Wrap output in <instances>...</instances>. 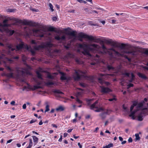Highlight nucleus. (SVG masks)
<instances>
[{
    "label": "nucleus",
    "mask_w": 148,
    "mask_h": 148,
    "mask_svg": "<svg viewBox=\"0 0 148 148\" xmlns=\"http://www.w3.org/2000/svg\"><path fill=\"white\" fill-rule=\"evenodd\" d=\"M78 47L83 49L82 53L84 54L90 56H91L90 51L93 53H98L99 55H103L108 52L112 56H113L114 55L119 56L122 55L123 54L126 53L131 57H133L136 56L138 54L136 50L134 49H130L129 51H125L123 49V53H120L112 48L107 49L103 44L101 45L103 51L99 50L101 47L99 45L95 44H88L84 42L82 44H79Z\"/></svg>",
    "instance_id": "1"
},
{
    "label": "nucleus",
    "mask_w": 148,
    "mask_h": 148,
    "mask_svg": "<svg viewBox=\"0 0 148 148\" xmlns=\"http://www.w3.org/2000/svg\"><path fill=\"white\" fill-rule=\"evenodd\" d=\"M86 73V71L83 72L81 70H75V73L74 76V79L75 81H79L82 79H84L89 80L93 79V77L92 76H87L85 75Z\"/></svg>",
    "instance_id": "2"
},
{
    "label": "nucleus",
    "mask_w": 148,
    "mask_h": 148,
    "mask_svg": "<svg viewBox=\"0 0 148 148\" xmlns=\"http://www.w3.org/2000/svg\"><path fill=\"white\" fill-rule=\"evenodd\" d=\"M31 43L35 44L34 46V49L36 50H39L41 49L45 48H50L53 46V45L50 42H47L42 45H37L36 43L35 40H32L31 42Z\"/></svg>",
    "instance_id": "3"
},
{
    "label": "nucleus",
    "mask_w": 148,
    "mask_h": 148,
    "mask_svg": "<svg viewBox=\"0 0 148 148\" xmlns=\"http://www.w3.org/2000/svg\"><path fill=\"white\" fill-rule=\"evenodd\" d=\"M31 67L30 66L28 65H26V68L23 70H20L17 69L16 70V73H17V77L20 78L21 76H25V74H29V70L30 69Z\"/></svg>",
    "instance_id": "4"
},
{
    "label": "nucleus",
    "mask_w": 148,
    "mask_h": 148,
    "mask_svg": "<svg viewBox=\"0 0 148 148\" xmlns=\"http://www.w3.org/2000/svg\"><path fill=\"white\" fill-rule=\"evenodd\" d=\"M34 34L37 36H40L42 37L44 36V35L45 32L44 29H36L33 30Z\"/></svg>",
    "instance_id": "5"
},
{
    "label": "nucleus",
    "mask_w": 148,
    "mask_h": 148,
    "mask_svg": "<svg viewBox=\"0 0 148 148\" xmlns=\"http://www.w3.org/2000/svg\"><path fill=\"white\" fill-rule=\"evenodd\" d=\"M107 75H111V74H106L100 73L99 74V77L98 78V81L101 84H103L104 83H105L107 85H109L110 84L108 82H105L103 80L104 79L103 77L106 76Z\"/></svg>",
    "instance_id": "6"
},
{
    "label": "nucleus",
    "mask_w": 148,
    "mask_h": 148,
    "mask_svg": "<svg viewBox=\"0 0 148 148\" xmlns=\"http://www.w3.org/2000/svg\"><path fill=\"white\" fill-rule=\"evenodd\" d=\"M23 46L24 44L23 43L20 44L16 46V49L12 48V46L11 45L8 44L7 45V46L9 50L13 51L15 50H16V51L21 49L23 48Z\"/></svg>",
    "instance_id": "7"
},
{
    "label": "nucleus",
    "mask_w": 148,
    "mask_h": 148,
    "mask_svg": "<svg viewBox=\"0 0 148 148\" xmlns=\"http://www.w3.org/2000/svg\"><path fill=\"white\" fill-rule=\"evenodd\" d=\"M88 39L90 41H93L97 43H103V41L101 40L100 38H97L95 36L94 37L91 35L87 36Z\"/></svg>",
    "instance_id": "8"
},
{
    "label": "nucleus",
    "mask_w": 148,
    "mask_h": 148,
    "mask_svg": "<svg viewBox=\"0 0 148 148\" xmlns=\"http://www.w3.org/2000/svg\"><path fill=\"white\" fill-rule=\"evenodd\" d=\"M25 25H30L33 26H37L38 25V23L32 21H28L27 20H24L23 21H22L21 23Z\"/></svg>",
    "instance_id": "9"
},
{
    "label": "nucleus",
    "mask_w": 148,
    "mask_h": 148,
    "mask_svg": "<svg viewBox=\"0 0 148 148\" xmlns=\"http://www.w3.org/2000/svg\"><path fill=\"white\" fill-rule=\"evenodd\" d=\"M87 36H89V35H88L83 32H80L78 34L77 37L78 38L79 40L80 41H82V38L88 39Z\"/></svg>",
    "instance_id": "10"
},
{
    "label": "nucleus",
    "mask_w": 148,
    "mask_h": 148,
    "mask_svg": "<svg viewBox=\"0 0 148 148\" xmlns=\"http://www.w3.org/2000/svg\"><path fill=\"white\" fill-rule=\"evenodd\" d=\"M6 69L11 72V73L7 74L4 73L3 75L8 77H13V73L12 72L14 71V70L12 69L9 66H6Z\"/></svg>",
    "instance_id": "11"
},
{
    "label": "nucleus",
    "mask_w": 148,
    "mask_h": 148,
    "mask_svg": "<svg viewBox=\"0 0 148 148\" xmlns=\"http://www.w3.org/2000/svg\"><path fill=\"white\" fill-rule=\"evenodd\" d=\"M36 82L37 85L31 86L29 87V88L32 90H34L42 88V87L40 86L41 84V82L37 81H36Z\"/></svg>",
    "instance_id": "12"
},
{
    "label": "nucleus",
    "mask_w": 148,
    "mask_h": 148,
    "mask_svg": "<svg viewBox=\"0 0 148 148\" xmlns=\"http://www.w3.org/2000/svg\"><path fill=\"white\" fill-rule=\"evenodd\" d=\"M66 37L65 35H63L61 37H60L58 35H57L55 37V39L60 42H62V41H64L66 39Z\"/></svg>",
    "instance_id": "13"
},
{
    "label": "nucleus",
    "mask_w": 148,
    "mask_h": 148,
    "mask_svg": "<svg viewBox=\"0 0 148 148\" xmlns=\"http://www.w3.org/2000/svg\"><path fill=\"white\" fill-rule=\"evenodd\" d=\"M101 88V91L104 93H106L110 92L111 91L110 89L107 87H105L103 86H100Z\"/></svg>",
    "instance_id": "14"
},
{
    "label": "nucleus",
    "mask_w": 148,
    "mask_h": 148,
    "mask_svg": "<svg viewBox=\"0 0 148 148\" xmlns=\"http://www.w3.org/2000/svg\"><path fill=\"white\" fill-rule=\"evenodd\" d=\"M77 33V32L75 31H73L72 32L69 31L66 34L68 36H72L74 37H76Z\"/></svg>",
    "instance_id": "15"
},
{
    "label": "nucleus",
    "mask_w": 148,
    "mask_h": 148,
    "mask_svg": "<svg viewBox=\"0 0 148 148\" xmlns=\"http://www.w3.org/2000/svg\"><path fill=\"white\" fill-rule=\"evenodd\" d=\"M42 69L41 68H39L38 70L36 71V74L38 77L40 79H42V78L41 76V75L40 73V72H42Z\"/></svg>",
    "instance_id": "16"
},
{
    "label": "nucleus",
    "mask_w": 148,
    "mask_h": 148,
    "mask_svg": "<svg viewBox=\"0 0 148 148\" xmlns=\"http://www.w3.org/2000/svg\"><path fill=\"white\" fill-rule=\"evenodd\" d=\"M98 103V100H97L93 103L90 106V109L91 110H93L94 108H98V107L96 106V105Z\"/></svg>",
    "instance_id": "17"
},
{
    "label": "nucleus",
    "mask_w": 148,
    "mask_h": 148,
    "mask_svg": "<svg viewBox=\"0 0 148 148\" xmlns=\"http://www.w3.org/2000/svg\"><path fill=\"white\" fill-rule=\"evenodd\" d=\"M110 45L113 47H119V44L118 42L116 41H113L112 40L111 41Z\"/></svg>",
    "instance_id": "18"
},
{
    "label": "nucleus",
    "mask_w": 148,
    "mask_h": 148,
    "mask_svg": "<svg viewBox=\"0 0 148 148\" xmlns=\"http://www.w3.org/2000/svg\"><path fill=\"white\" fill-rule=\"evenodd\" d=\"M137 75L143 79H147V77L144 74L140 73H138Z\"/></svg>",
    "instance_id": "19"
},
{
    "label": "nucleus",
    "mask_w": 148,
    "mask_h": 148,
    "mask_svg": "<svg viewBox=\"0 0 148 148\" xmlns=\"http://www.w3.org/2000/svg\"><path fill=\"white\" fill-rule=\"evenodd\" d=\"M6 32L7 34L10 36L12 35L14 33V30H10L9 29H7Z\"/></svg>",
    "instance_id": "20"
},
{
    "label": "nucleus",
    "mask_w": 148,
    "mask_h": 148,
    "mask_svg": "<svg viewBox=\"0 0 148 148\" xmlns=\"http://www.w3.org/2000/svg\"><path fill=\"white\" fill-rule=\"evenodd\" d=\"M62 76L61 77L60 79L62 80H65L67 79V77L65 76L64 73L61 72L60 73Z\"/></svg>",
    "instance_id": "21"
},
{
    "label": "nucleus",
    "mask_w": 148,
    "mask_h": 148,
    "mask_svg": "<svg viewBox=\"0 0 148 148\" xmlns=\"http://www.w3.org/2000/svg\"><path fill=\"white\" fill-rule=\"evenodd\" d=\"M8 20L7 19H5L3 21V26L4 27H8L10 26V25L7 23V22L8 21Z\"/></svg>",
    "instance_id": "22"
},
{
    "label": "nucleus",
    "mask_w": 148,
    "mask_h": 148,
    "mask_svg": "<svg viewBox=\"0 0 148 148\" xmlns=\"http://www.w3.org/2000/svg\"><path fill=\"white\" fill-rule=\"evenodd\" d=\"M32 137L34 145H36L38 143V138L37 137L35 136H33Z\"/></svg>",
    "instance_id": "23"
},
{
    "label": "nucleus",
    "mask_w": 148,
    "mask_h": 148,
    "mask_svg": "<svg viewBox=\"0 0 148 148\" xmlns=\"http://www.w3.org/2000/svg\"><path fill=\"white\" fill-rule=\"evenodd\" d=\"M138 111V110H134L133 111H131V114L129 115L130 117H132V118L133 119H135V118L134 117V115L136 112Z\"/></svg>",
    "instance_id": "24"
},
{
    "label": "nucleus",
    "mask_w": 148,
    "mask_h": 148,
    "mask_svg": "<svg viewBox=\"0 0 148 148\" xmlns=\"http://www.w3.org/2000/svg\"><path fill=\"white\" fill-rule=\"evenodd\" d=\"M64 108L62 106H60L56 108V110L57 111H63L64 110Z\"/></svg>",
    "instance_id": "25"
},
{
    "label": "nucleus",
    "mask_w": 148,
    "mask_h": 148,
    "mask_svg": "<svg viewBox=\"0 0 148 148\" xmlns=\"http://www.w3.org/2000/svg\"><path fill=\"white\" fill-rule=\"evenodd\" d=\"M48 30L50 31L54 32H58L56 30V28L52 27H49L48 28Z\"/></svg>",
    "instance_id": "26"
},
{
    "label": "nucleus",
    "mask_w": 148,
    "mask_h": 148,
    "mask_svg": "<svg viewBox=\"0 0 148 148\" xmlns=\"http://www.w3.org/2000/svg\"><path fill=\"white\" fill-rule=\"evenodd\" d=\"M107 68L108 71H110L111 70H115V68L114 67L109 65H108L107 66Z\"/></svg>",
    "instance_id": "27"
},
{
    "label": "nucleus",
    "mask_w": 148,
    "mask_h": 148,
    "mask_svg": "<svg viewBox=\"0 0 148 148\" xmlns=\"http://www.w3.org/2000/svg\"><path fill=\"white\" fill-rule=\"evenodd\" d=\"M112 40L111 39H109L108 40L104 39V41L105 43L107 44H110L111 43V41Z\"/></svg>",
    "instance_id": "28"
},
{
    "label": "nucleus",
    "mask_w": 148,
    "mask_h": 148,
    "mask_svg": "<svg viewBox=\"0 0 148 148\" xmlns=\"http://www.w3.org/2000/svg\"><path fill=\"white\" fill-rule=\"evenodd\" d=\"M12 21H14L16 23H21L22 20H19L18 18H13Z\"/></svg>",
    "instance_id": "29"
},
{
    "label": "nucleus",
    "mask_w": 148,
    "mask_h": 148,
    "mask_svg": "<svg viewBox=\"0 0 148 148\" xmlns=\"http://www.w3.org/2000/svg\"><path fill=\"white\" fill-rule=\"evenodd\" d=\"M45 84L47 86L49 85H53L54 84L53 82L50 81H48L46 82L45 83Z\"/></svg>",
    "instance_id": "30"
},
{
    "label": "nucleus",
    "mask_w": 148,
    "mask_h": 148,
    "mask_svg": "<svg viewBox=\"0 0 148 148\" xmlns=\"http://www.w3.org/2000/svg\"><path fill=\"white\" fill-rule=\"evenodd\" d=\"M138 120L139 121H142L143 119V116L142 114H140L138 116Z\"/></svg>",
    "instance_id": "31"
},
{
    "label": "nucleus",
    "mask_w": 148,
    "mask_h": 148,
    "mask_svg": "<svg viewBox=\"0 0 148 148\" xmlns=\"http://www.w3.org/2000/svg\"><path fill=\"white\" fill-rule=\"evenodd\" d=\"M99 116L101 117L102 119H105L106 117V116L105 115V113H102L100 114Z\"/></svg>",
    "instance_id": "32"
},
{
    "label": "nucleus",
    "mask_w": 148,
    "mask_h": 148,
    "mask_svg": "<svg viewBox=\"0 0 148 148\" xmlns=\"http://www.w3.org/2000/svg\"><path fill=\"white\" fill-rule=\"evenodd\" d=\"M142 51L146 55H148V49H147L144 48L143 49Z\"/></svg>",
    "instance_id": "33"
},
{
    "label": "nucleus",
    "mask_w": 148,
    "mask_h": 148,
    "mask_svg": "<svg viewBox=\"0 0 148 148\" xmlns=\"http://www.w3.org/2000/svg\"><path fill=\"white\" fill-rule=\"evenodd\" d=\"M75 61L78 64H81L83 63V62L82 61L78 59H75Z\"/></svg>",
    "instance_id": "34"
},
{
    "label": "nucleus",
    "mask_w": 148,
    "mask_h": 148,
    "mask_svg": "<svg viewBox=\"0 0 148 148\" xmlns=\"http://www.w3.org/2000/svg\"><path fill=\"white\" fill-rule=\"evenodd\" d=\"M144 102L143 101V102H141L139 103L137 105V107L138 108H140L143 106V103H144Z\"/></svg>",
    "instance_id": "35"
},
{
    "label": "nucleus",
    "mask_w": 148,
    "mask_h": 148,
    "mask_svg": "<svg viewBox=\"0 0 148 148\" xmlns=\"http://www.w3.org/2000/svg\"><path fill=\"white\" fill-rule=\"evenodd\" d=\"M135 136L136 137L135 139L136 140H139L140 139V137L139 136V135L138 134H136L135 135Z\"/></svg>",
    "instance_id": "36"
},
{
    "label": "nucleus",
    "mask_w": 148,
    "mask_h": 148,
    "mask_svg": "<svg viewBox=\"0 0 148 148\" xmlns=\"http://www.w3.org/2000/svg\"><path fill=\"white\" fill-rule=\"evenodd\" d=\"M49 105L47 104L46 105L45 107L46 110L45 112H48L49 110Z\"/></svg>",
    "instance_id": "37"
},
{
    "label": "nucleus",
    "mask_w": 148,
    "mask_h": 148,
    "mask_svg": "<svg viewBox=\"0 0 148 148\" xmlns=\"http://www.w3.org/2000/svg\"><path fill=\"white\" fill-rule=\"evenodd\" d=\"M54 92L57 93L58 94H63V93L61 92L60 90H56L54 91Z\"/></svg>",
    "instance_id": "38"
},
{
    "label": "nucleus",
    "mask_w": 148,
    "mask_h": 148,
    "mask_svg": "<svg viewBox=\"0 0 148 148\" xmlns=\"http://www.w3.org/2000/svg\"><path fill=\"white\" fill-rule=\"evenodd\" d=\"M113 145L112 143H110L108 144L107 145H106L105 146L106 148H110L111 147H113Z\"/></svg>",
    "instance_id": "39"
},
{
    "label": "nucleus",
    "mask_w": 148,
    "mask_h": 148,
    "mask_svg": "<svg viewBox=\"0 0 148 148\" xmlns=\"http://www.w3.org/2000/svg\"><path fill=\"white\" fill-rule=\"evenodd\" d=\"M79 85L81 86L84 88L85 87L87 86V84L84 83H80Z\"/></svg>",
    "instance_id": "40"
},
{
    "label": "nucleus",
    "mask_w": 148,
    "mask_h": 148,
    "mask_svg": "<svg viewBox=\"0 0 148 148\" xmlns=\"http://www.w3.org/2000/svg\"><path fill=\"white\" fill-rule=\"evenodd\" d=\"M49 6L50 8L51 11L52 12H53L54 11V10L53 9V7L52 4L51 3H49Z\"/></svg>",
    "instance_id": "41"
},
{
    "label": "nucleus",
    "mask_w": 148,
    "mask_h": 148,
    "mask_svg": "<svg viewBox=\"0 0 148 148\" xmlns=\"http://www.w3.org/2000/svg\"><path fill=\"white\" fill-rule=\"evenodd\" d=\"M136 106V104L135 103H134L130 107V111L131 112L133 110L134 106Z\"/></svg>",
    "instance_id": "42"
},
{
    "label": "nucleus",
    "mask_w": 148,
    "mask_h": 148,
    "mask_svg": "<svg viewBox=\"0 0 148 148\" xmlns=\"http://www.w3.org/2000/svg\"><path fill=\"white\" fill-rule=\"evenodd\" d=\"M130 73L128 72L125 73H122V75L126 76L127 77H130Z\"/></svg>",
    "instance_id": "43"
},
{
    "label": "nucleus",
    "mask_w": 148,
    "mask_h": 148,
    "mask_svg": "<svg viewBox=\"0 0 148 148\" xmlns=\"http://www.w3.org/2000/svg\"><path fill=\"white\" fill-rule=\"evenodd\" d=\"M47 77L48 78L50 79H53V77L49 74L47 75Z\"/></svg>",
    "instance_id": "44"
},
{
    "label": "nucleus",
    "mask_w": 148,
    "mask_h": 148,
    "mask_svg": "<svg viewBox=\"0 0 148 148\" xmlns=\"http://www.w3.org/2000/svg\"><path fill=\"white\" fill-rule=\"evenodd\" d=\"M121 68V65H118L117 67H116V70H117V71H119Z\"/></svg>",
    "instance_id": "45"
},
{
    "label": "nucleus",
    "mask_w": 148,
    "mask_h": 148,
    "mask_svg": "<svg viewBox=\"0 0 148 148\" xmlns=\"http://www.w3.org/2000/svg\"><path fill=\"white\" fill-rule=\"evenodd\" d=\"M124 57L125 59H127L128 61L130 62L131 61V59L128 58L127 56L125 55Z\"/></svg>",
    "instance_id": "46"
},
{
    "label": "nucleus",
    "mask_w": 148,
    "mask_h": 148,
    "mask_svg": "<svg viewBox=\"0 0 148 148\" xmlns=\"http://www.w3.org/2000/svg\"><path fill=\"white\" fill-rule=\"evenodd\" d=\"M133 86L134 85L133 84L130 83L127 85L128 87L127 88L128 89L131 87H133Z\"/></svg>",
    "instance_id": "47"
},
{
    "label": "nucleus",
    "mask_w": 148,
    "mask_h": 148,
    "mask_svg": "<svg viewBox=\"0 0 148 148\" xmlns=\"http://www.w3.org/2000/svg\"><path fill=\"white\" fill-rule=\"evenodd\" d=\"M120 47L122 49H123L124 48H125V45L124 44L122 43L121 44V45Z\"/></svg>",
    "instance_id": "48"
},
{
    "label": "nucleus",
    "mask_w": 148,
    "mask_h": 148,
    "mask_svg": "<svg viewBox=\"0 0 148 148\" xmlns=\"http://www.w3.org/2000/svg\"><path fill=\"white\" fill-rule=\"evenodd\" d=\"M99 22L101 23L103 25H104L105 23V21H101L100 19L98 20Z\"/></svg>",
    "instance_id": "49"
},
{
    "label": "nucleus",
    "mask_w": 148,
    "mask_h": 148,
    "mask_svg": "<svg viewBox=\"0 0 148 148\" xmlns=\"http://www.w3.org/2000/svg\"><path fill=\"white\" fill-rule=\"evenodd\" d=\"M36 120L35 119H32L29 122L30 124H32V123H34L36 122Z\"/></svg>",
    "instance_id": "50"
},
{
    "label": "nucleus",
    "mask_w": 148,
    "mask_h": 148,
    "mask_svg": "<svg viewBox=\"0 0 148 148\" xmlns=\"http://www.w3.org/2000/svg\"><path fill=\"white\" fill-rule=\"evenodd\" d=\"M89 25H91L96 26L97 25L96 24H95L92 23V22L91 21H89L88 23Z\"/></svg>",
    "instance_id": "51"
},
{
    "label": "nucleus",
    "mask_w": 148,
    "mask_h": 148,
    "mask_svg": "<svg viewBox=\"0 0 148 148\" xmlns=\"http://www.w3.org/2000/svg\"><path fill=\"white\" fill-rule=\"evenodd\" d=\"M52 19L53 21H55L57 20V18L56 16H53L52 17Z\"/></svg>",
    "instance_id": "52"
},
{
    "label": "nucleus",
    "mask_w": 148,
    "mask_h": 148,
    "mask_svg": "<svg viewBox=\"0 0 148 148\" xmlns=\"http://www.w3.org/2000/svg\"><path fill=\"white\" fill-rule=\"evenodd\" d=\"M31 52L33 56H34L35 53V51L33 50H31Z\"/></svg>",
    "instance_id": "53"
},
{
    "label": "nucleus",
    "mask_w": 148,
    "mask_h": 148,
    "mask_svg": "<svg viewBox=\"0 0 148 148\" xmlns=\"http://www.w3.org/2000/svg\"><path fill=\"white\" fill-rule=\"evenodd\" d=\"M13 18V17H8L7 18V19L8 20V21H12H12Z\"/></svg>",
    "instance_id": "54"
},
{
    "label": "nucleus",
    "mask_w": 148,
    "mask_h": 148,
    "mask_svg": "<svg viewBox=\"0 0 148 148\" xmlns=\"http://www.w3.org/2000/svg\"><path fill=\"white\" fill-rule=\"evenodd\" d=\"M129 72V71L128 70H127L126 69H124L123 70L122 74V73H128Z\"/></svg>",
    "instance_id": "55"
},
{
    "label": "nucleus",
    "mask_w": 148,
    "mask_h": 148,
    "mask_svg": "<svg viewBox=\"0 0 148 148\" xmlns=\"http://www.w3.org/2000/svg\"><path fill=\"white\" fill-rule=\"evenodd\" d=\"M76 101L79 103H82V101L78 98L77 99Z\"/></svg>",
    "instance_id": "56"
},
{
    "label": "nucleus",
    "mask_w": 148,
    "mask_h": 148,
    "mask_svg": "<svg viewBox=\"0 0 148 148\" xmlns=\"http://www.w3.org/2000/svg\"><path fill=\"white\" fill-rule=\"evenodd\" d=\"M116 99L115 98H111L108 99V100L110 101H112L114 100H116Z\"/></svg>",
    "instance_id": "57"
},
{
    "label": "nucleus",
    "mask_w": 148,
    "mask_h": 148,
    "mask_svg": "<svg viewBox=\"0 0 148 148\" xmlns=\"http://www.w3.org/2000/svg\"><path fill=\"white\" fill-rule=\"evenodd\" d=\"M132 139L131 137H130L129 138L128 140V141L129 143H132Z\"/></svg>",
    "instance_id": "58"
},
{
    "label": "nucleus",
    "mask_w": 148,
    "mask_h": 148,
    "mask_svg": "<svg viewBox=\"0 0 148 148\" xmlns=\"http://www.w3.org/2000/svg\"><path fill=\"white\" fill-rule=\"evenodd\" d=\"M94 100V99H86V100L87 101H92V100Z\"/></svg>",
    "instance_id": "59"
},
{
    "label": "nucleus",
    "mask_w": 148,
    "mask_h": 148,
    "mask_svg": "<svg viewBox=\"0 0 148 148\" xmlns=\"http://www.w3.org/2000/svg\"><path fill=\"white\" fill-rule=\"evenodd\" d=\"M69 12L74 13L75 12V10H70L68 11Z\"/></svg>",
    "instance_id": "60"
},
{
    "label": "nucleus",
    "mask_w": 148,
    "mask_h": 148,
    "mask_svg": "<svg viewBox=\"0 0 148 148\" xmlns=\"http://www.w3.org/2000/svg\"><path fill=\"white\" fill-rule=\"evenodd\" d=\"M29 145H32L33 143L32 139H29Z\"/></svg>",
    "instance_id": "61"
},
{
    "label": "nucleus",
    "mask_w": 148,
    "mask_h": 148,
    "mask_svg": "<svg viewBox=\"0 0 148 148\" xmlns=\"http://www.w3.org/2000/svg\"><path fill=\"white\" fill-rule=\"evenodd\" d=\"M23 109H25L26 108V104H24L22 106Z\"/></svg>",
    "instance_id": "62"
},
{
    "label": "nucleus",
    "mask_w": 148,
    "mask_h": 148,
    "mask_svg": "<svg viewBox=\"0 0 148 148\" xmlns=\"http://www.w3.org/2000/svg\"><path fill=\"white\" fill-rule=\"evenodd\" d=\"M62 135H61L60 136V138H59V139L58 140V141L59 142H61L62 141Z\"/></svg>",
    "instance_id": "63"
},
{
    "label": "nucleus",
    "mask_w": 148,
    "mask_h": 148,
    "mask_svg": "<svg viewBox=\"0 0 148 148\" xmlns=\"http://www.w3.org/2000/svg\"><path fill=\"white\" fill-rule=\"evenodd\" d=\"M15 102L14 101H12L10 103V104L12 105H14Z\"/></svg>",
    "instance_id": "64"
}]
</instances>
